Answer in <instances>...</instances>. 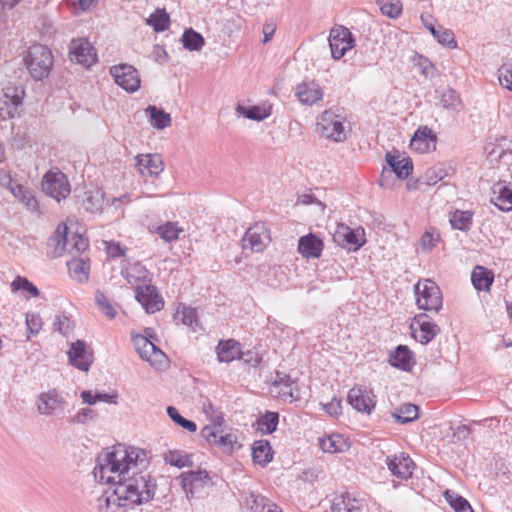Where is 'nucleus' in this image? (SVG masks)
<instances>
[{"label":"nucleus","mask_w":512,"mask_h":512,"mask_svg":"<svg viewBox=\"0 0 512 512\" xmlns=\"http://www.w3.org/2000/svg\"><path fill=\"white\" fill-rule=\"evenodd\" d=\"M251 450L253 462L261 467H266L273 460L274 451L267 439L256 440Z\"/></svg>","instance_id":"31"},{"label":"nucleus","mask_w":512,"mask_h":512,"mask_svg":"<svg viewBox=\"0 0 512 512\" xmlns=\"http://www.w3.org/2000/svg\"><path fill=\"white\" fill-rule=\"evenodd\" d=\"M322 409L331 417H338L342 414V399L336 395L333 396L330 402L321 403Z\"/></svg>","instance_id":"63"},{"label":"nucleus","mask_w":512,"mask_h":512,"mask_svg":"<svg viewBox=\"0 0 512 512\" xmlns=\"http://www.w3.org/2000/svg\"><path fill=\"white\" fill-rule=\"evenodd\" d=\"M136 167L143 175L158 176L164 169L160 154H145L136 156Z\"/></svg>","instance_id":"24"},{"label":"nucleus","mask_w":512,"mask_h":512,"mask_svg":"<svg viewBox=\"0 0 512 512\" xmlns=\"http://www.w3.org/2000/svg\"><path fill=\"white\" fill-rule=\"evenodd\" d=\"M183 48L190 51H200L205 45V39L201 33L192 27L186 28L180 38Z\"/></svg>","instance_id":"40"},{"label":"nucleus","mask_w":512,"mask_h":512,"mask_svg":"<svg viewBox=\"0 0 512 512\" xmlns=\"http://www.w3.org/2000/svg\"><path fill=\"white\" fill-rule=\"evenodd\" d=\"M26 325H27V330L29 331V333L36 336L40 332L42 325H43V321H42L40 314L34 313V312L27 313L26 314Z\"/></svg>","instance_id":"62"},{"label":"nucleus","mask_w":512,"mask_h":512,"mask_svg":"<svg viewBox=\"0 0 512 512\" xmlns=\"http://www.w3.org/2000/svg\"><path fill=\"white\" fill-rule=\"evenodd\" d=\"M450 171H452V168L446 167L444 164L435 165L426 171L424 183L433 186L445 177L451 175Z\"/></svg>","instance_id":"49"},{"label":"nucleus","mask_w":512,"mask_h":512,"mask_svg":"<svg viewBox=\"0 0 512 512\" xmlns=\"http://www.w3.org/2000/svg\"><path fill=\"white\" fill-rule=\"evenodd\" d=\"M473 216L474 213L470 210L456 209L450 213L449 222L453 229L467 233L472 227Z\"/></svg>","instance_id":"38"},{"label":"nucleus","mask_w":512,"mask_h":512,"mask_svg":"<svg viewBox=\"0 0 512 512\" xmlns=\"http://www.w3.org/2000/svg\"><path fill=\"white\" fill-rule=\"evenodd\" d=\"M69 60L85 68H90L98 62L96 48L86 37L72 38L68 44Z\"/></svg>","instance_id":"6"},{"label":"nucleus","mask_w":512,"mask_h":512,"mask_svg":"<svg viewBox=\"0 0 512 512\" xmlns=\"http://www.w3.org/2000/svg\"><path fill=\"white\" fill-rule=\"evenodd\" d=\"M166 411H167V415L169 416V418L176 425L187 430L188 432H195L197 430L196 422L183 417L176 407L168 406Z\"/></svg>","instance_id":"53"},{"label":"nucleus","mask_w":512,"mask_h":512,"mask_svg":"<svg viewBox=\"0 0 512 512\" xmlns=\"http://www.w3.org/2000/svg\"><path fill=\"white\" fill-rule=\"evenodd\" d=\"M67 354L69 364L83 372L89 371L94 361L93 350L87 347L84 340L72 342Z\"/></svg>","instance_id":"14"},{"label":"nucleus","mask_w":512,"mask_h":512,"mask_svg":"<svg viewBox=\"0 0 512 512\" xmlns=\"http://www.w3.org/2000/svg\"><path fill=\"white\" fill-rule=\"evenodd\" d=\"M319 446L325 453H343L350 449L351 443L342 434L333 433L320 437Z\"/></svg>","instance_id":"28"},{"label":"nucleus","mask_w":512,"mask_h":512,"mask_svg":"<svg viewBox=\"0 0 512 512\" xmlns=\"http://www.w3.org/2000/svg\"><path fill=\"white\" fill-rule=\"evenodd\" d=\"M131 342L142 360L151 361L149 349L152 347V341L147 336L132 334Z\"/></svg>","instance_id":"51"},{"label":"nucleus","mask_w":512,"mask_h":512,"mask_svg":"<svg viewBox=\"0 0 512 512\" xmlns=\"http://www.w3.org/2000/svg\"><path fill=\"white\" fill-rule=\"evenodd\" d=\"M499 83L503 88L512 91V63H504L499 70Z\"/></svg>","instance_id":"61"},{"label":"nucleus","mask_w":512,"mask_h":512,"mask_svg":"<svg viewBox=\"0 0 512 512\" xmlns=\"http://www.w3.org/2000/svg\"><path fill=\"white\" fill-rule=\"evenodd\" d=\"M38 402V411L43 415H51L57 409L63 408L65 400L56 389H51L41 393Z\"/></svg>","instance_id":"26"},{"label":"nucleus","mask_w":512,"mask_h":512,"mask_svg":"<svg viewBox=\"0 0 512 512\" xmlns=\"http://www.w3.org/2000/svg\"><path fill=\"white\" fill-rule=\"evenodd\" d=\"M435 93L439 95V105L446 110H458L462 105L460 94L451 87L436 89Z\"/></svg>","instance_id":"39"},{"label":"nucleus","mask_w":512,"mask_h":512,"mask_svg":"<svg viewBox=\"0 0 512 512\" xmlns=\"http://www.w3.org/2000/svg\"><path fill=\"white\" fill-rule=\"evenodd\" d=\"M376 396L372 390L362 385L353 386L347 394V402L357 412L371 414L376 406Z\"/></svg>","instance_id":"13"},{"label":"nucleus","mask_w":512,"mask_h":512,"mask_svg":"<svg viewBox=\"0 0 512 512\" xmlns=\"http://www.w3.org/2000/svg\"><path fill=\"white\" fill-rule=\"evenodd\" d=\"M104 195L101 189L85 191L82 206L87 212H97L102 209Z\"/></svg>","instance_id":"47"},{"label":"nucleus","mask_w":512,"mask_h":512,"mask_svg":"<svg viewBox=\"0 0 512 512\" xmlns=\"http://www.w3.org/2000/svg\"><path fill=\"white\" fill-rule=\"evenodd\" d=\"M71 240V247L69 249L67 248L66 251H68L70 254H73L74 256L80 255L89 247L88 239L78 233H75Z\"/></svg>","instance_id":"60"},{"label":"nucleus","mask_w":512,"mask_h":512,"mask_svg":"<svg viewBox=\"0 0 512 512\" xmlns=\"http://www.w3.org/2000/svg\"><path fill=\"white\" fill-rule=\"evenodd\" d=\"M98 412L92 408L86 407L80 409L75 415L68 418L70 424L86 425L95 422L98 419Z\"/></svg>","instance_id":"56"},{"label":"nucleus","mask_w":512,"mask_h":512,"mask_svg":"<svg viewBox=\"0 0 512 512\" xmlns=\"http://www.w3.org/2000/svg\"><path fill=\"white\" fill-rule=\"evenodd\" d=\"M272 385L274 387L280 388L281 396L284 399L290 398L291 401H297L300 399L297 389V381L296 379H293L289 374L276 371Z\"/></svg>","instance_id":"27"},{"label":"nucleus","mask_w":512,"mask_h":512,"mask_svg":"<svg viewBox=\"0 0 512 512\" xmlns=\"http://www.w3.org/2000/svg\"><path fill=\"white\" fill-rule=\"evenodd\" d=\"M324 249L323 240L310 232L304 236H301L298 240L297 250L299 254L305 259H318L321 257Z\"/></svg>","instance_id":"20"},{"label":"nucleus","mask_w":512,"mask_h":512,"mask_svg":"<svg viewBox=\"0 0 512 512\" xmlns=\"http://www.w3.org/2000/svg\"><path fill=\"white\" fill-rule=\"evenodd\" d=\"M23 61L29 75L35 81L48 78L54 66V56L51 49L40 43H35L28 48Z\"/></svg>","instance_id":"3"},{"label":"nucleus","mask_w":512,"mask_h":512,"mask_svg":"<svg viewBox=\"0 0 512 512\" xmlns=\"http://www.w3.org/2000/svg\"><path fill=\"white\" fill-rule=\"evenodd\" d=\"M235 110L240 116L259 122L270 117L272 108L260 105L244 106L238 103Z\"/></svg>","instance_id":"36"},{"label":"nucleus","mask_w":512,"mask_h":512,"mask_svg":"<svg viewBox=\"0 0 512 512\" xmlns=\"http://www.w3.org/2000/svg\"><path fill=\"white\" fill-rule=\"evenodd\" d=\"M68 232V226L64 222H61L57 225L53 235L50 237V239L55 242V256H61L67 250L69 244Z\"/></svg>","instance_id":"46"},{"label":"nucleus","mask_w":512,"mask_h":512,"mask_svg":"<svg viewBox=\"0 0 512 512\" xmlns=\"http://www.w3.org/2000/svg\"><path fill=\"white\" fill-rule=\"evenodd\" d=\"M263 356L264 352L261 350V346H254L247 351H242V356H239V359L250 367L258 368L262 365Z\"/></svg>","instance_id":"55"},{"label":"nucleus","mask_w":512,"mask_h":512,"mask_svg":"<svg viewBox=\"0 0 512 512\" xmlns=\"http://www.w3.org/2000/svg\"><path fill=\"white\" fill-rule=\"evenodd\" d=\"M416 55L418 57V62L416 63V65L419 67L421 74L425 78H428V77L433 78L435 66L432 63V61L429 58H427L426 56H423L420 54H416Z\"/></svg>","instance_id":"64"},{"label":"nucleus","mask_w":512,"mask_h":512,"mask_svg":"<svg viewBox=\"0 0 512 512\" xmlns=\"http://www.w3.org/2000/svg\"><path fill=\"white\" fill-rule=\"evenodd\" d=\"M25 91L21 86L8 83L0 92V117L3 120L13 118L23 103Z\"/></svg>","instance_id":"8"},{"label":"nucleus","mask_w":512,"mask_h":512,"mask_svg":"<svg viewBox=\"0 0 512 512\" xmlns=\"http://www.w3.org/2000/svg\"><path fill=\"white\" fill-rule=\"evenodd\" d=\"M414 294L418 309L438 313L443 308L442 291L431 279L419 280L414 285Z\"/></svg>","instance_id":"5"},{"label":"nucleus","mask_w":512,"mask_h":512,"mask_svg":"<svg viewBox=\"0 0 512 512\" xmlns=\"http://www.w3.org/2000/svg\"><path fill=\"white\" fill-rule=\"evenodd\" d=\"M179 478L181 480L182 489L186 492L188 497L189 495L193 497L195 489L203 488L204 484L211 481L208 471L204 469L182 472Z\"/></svg>","instance_id":"23"},{"label":"nucleus","mask_w":512,"mask_h":512,"mask_svg":"<svg viewBox=\"0 0 512 512\" xmlns=\"http://www.w3.org/2000/svg\"><path fill=\"white\" fill-rule=\"evenodd\" d=\"M145 113L149 118L151 126L157 130H163L171 126L172 119L169 113L155 105H148Z\"/></svg>","instance_id":"34"},{"label":"nucleus","mask_w":512,"mask_h":512,"mask_svg":"<svg viewBox=\"0 0 512 512\" xmlns=\"http://www.w3.org/2000/svg\"><path fill=\"white\" fill-rule=\"evenodd\" d=\"M386 464L393 476L400 480H408L412 477L416 464L409 454L400 452L392 456H387Z\"/></svg>","instance_id":"17"},{"label":"nucleus","mask_w":512,"mask_h":512,"mask_svg":"<svg viewBox=\"0 0 512 512\" xmlns=\"http://www.w3.org/2000/svg\"><path fill=\"white\" fill-rule=\"evenodd\" d=\"M12 194L31 212L39 215L42 214L39 203L32 189L24 186L23 184H15L14 189H12Z\"/></svg>","instance_id":"32"},{"label":"nucleus","mask_w":512,"mask_h":512,"mask_svg":"<svg viewBox=\"0 0 512 512\" xmlns=\"http://www.w3.org/2000/svg\"><path fill=\"white\" fill-rule=\"evenodd\" d=\"M11 290L13 292L25 291L31 297H38L40 295V290L36 285H34L28 278L19 275L12 281Z\"/></svg>","instance_id":"52"},{"label":"nucleus","mask_w":512,"mask_h":512,"mask_svg":"<svg viewBox=\"0 0 512 512\" xmlns=\"http://www.w3.org/2000/svg\"><path fill=\"white\" fill-rule=\"evenodd\" d=\"M269 239L265 224L257 222L250 226L245 232L241 242L244 250L250 249L253 252H262L266 243L265 240Z\"/></svg>","instance_id":"18"},{"label":"nucleus","mask_w":512,"mask_h":512,"mask_svg":"<svg viewBox=\"0 0 512 512\" xmlns=\"http://www.w3.org/2000/svg\"><path fill=\"white\" fill-rule=\"evenodd\" d=\"M379 56L374 49L362 45L355 51L354 63L359 67H369L378 62Z\"/></svg>","instance_id":"48"},{"label":"nucleus","mask_w":512,"mask_h":512,"mask_svg":"<svg viewBox=\"0 0 512 512\" xmlns=\"http://www.w3.org/2000/svg\"><path fill=\"white\" fill-rule=\"evenodd\" d=\"M437 142L436 133L428 126H420L410 140V148L420 153L435 150Z\"/></svg>","instance_id":"19"},{"label":"nucleus","mask_w":512,"mask_h":512,"mask_svg":"<svg viewBox=\"0 0 512 512\" xmlns=\"http://www.w3.org/2000/svg\"><path fill=\"white\" fill-rule=\"evenodd\" d=\"M53 329L61 335L68 337L74 329V324L65 314L57 315L53 322Z\"/></svg>","instance_id":"59"},{"label":"nucleus","mask_w":512,"mask_h":512,"mask_svg":"<svg viewBox=\"0 0 512 512\" xmlns=\"http://www.w3.org/2000/svg\"><path fill=\"white\" fill-rule=\"evenodd\" d=\"M328 40L331 56L335 60L341 59L347 51L355 47L356 43L352 32L343 25H335L330 30Z\"/></svg>","instance_id":"10"},{"label":"nucleus","mask_w":512,"mask_h":512,"mask_svg":"<svg viewBox=\"0 0 512 512\" xmlns=\"http://www.w3.org/2000/svg\"><path fill=\"white\" fill-rule=\"evenodd\" d=\"M146 23L157 33L164 32L170 27V16L165 8H157L146 19Z\"/></svg>","instance_id":"44"},{"label":"nucleus","mask_w":512,"mask_h":512,"mask_svg":"<svg viewBox=\"0 0 512 512\" xmlns=\"http://www.w3.org/2000/svg\"><path fill=\"white\" fill-rule=\"evenodd\" d=\"M391 416L396 423L409 424L419 419L420 407L412 403H405L395 409Z\"/></svg>","instance_id":"35"},{"label":"nucleus","mask_w":512,"mask_h":512,"mask_svg":"<svg viewBox=\"0 0 512 512\" xmlns=\"http://www.w3.org/2000/svg\"><path fill=\"white\" fill-rule=\"evenodd\" d=\"M135 299L143 306L148 314H153L164 308V300L156 286L148 284L135 288Z\"/></svg>","instance_id":"16"},{"label":"nucleus","mask_w":512,"mask_h":512,"mask_svg":"<svg viewBox=\"0 0 512 512\" xmlns=\"http://www.w3.org/2000/svg\"><path fill=\"white\" fill-rule=\"evenodd\" d=\"M491 203L502 212L512 210V182L499 180L492 187Z\"/></svg>","instance_id":"22"},{"label":"nucleus","mask_w":512,"mask_h":512,"mask_svg":"<svg viewBox=\"0 0 512 512\" xmlns=\"http://www.w3.org/2000/svg\"><path fill=\"white\" fill-rule=\"evenodd\" d=\"M110 74L115 83L128 93L139 90L141 79L139 71L130 64L121 63L110 67Z\"/></svg>","instance_id":"11"},{"label":"nucleus","mask_w":512,"mask_h":512,"mask_svg":"<svg viewBox=\"0 0 512 512\" xmlns=\"http://www.w3.org/2000/svg\"><path fill=\"white\" fill-rule=\"evenodd\" d=\"M413 337L422 345L430 343L440 332V327L426 313L413 317L410 325Z\"/></svg>","instance_id":"12"},{"label":"nucleus","mask_w":512,"mask_h":512,"mask_svg":"<svg viewBox=\"0 0 512 512\" xmlns=\"http://www.w3.org/2000/svg\"><path fill=\"white\" fill-rule=\"evenodd\" d=\"M494 273L487 267L476 265L471 272V282L475 290L489 292L494 283Z\"/></svg>","instance_id":"29"},{"label":"nucleus","mask_w":512,"mask_h":512,"mask_svg":"<svg viewBox=\"0 0 512 512\" xmlns=\"http://www.w3.org/2000/svg\"><path fill=\"white\" fill-rule=\"evenodd\" d=\"M163 459L165 464H169L170 466H174L179 469L192 467L194 465L193 454L186 453L182 455V451L180 450H168V452L164 454Z\"/></svg>","instance_id":"43"},{"label":"nucleus","mask_w":512,"mask_h":512,"mask_svg":"<svg viewBox=\"0 0 512 512\" xmlns=\"http://www.w3.org/2000/svg\"><path fill=\"white\" fill-rule=\"evenodd\" d=\"M377 4L381 13L391 19H396L402 14L403 7L399 0H377Z\"/></svg>","instance_id":"54"},{"label":"nucleus","mask_w":512,"mask_h":512,"mask_svg":"<svg viewBox=\"0 0 512 512\" xmlns=\"http://www.w3.org/2000/svg\"><path fill=\"white\" fill-rule=\"evenodd\" d=\"M443 496L454 512H474L469 501L454 490L446 489Z\"/></svg>","instance_id":"45"},{"label":"nucleus","mask_w":512,"mask_h":512,"mask_svg":"<svg viewBox=\"0 0 512 512\" xmlns=\"http://www.w3.org/2000/svg\"><path fill=\"white\" fill-rule=\"evenodd\" d=\"M333 240L342 248H348L354 252L362 248L367 242L363 227L352 229L349 226L343 224L334 234Z\"/></svg>","instance_id":"15"},{"label":"nucleus","mask_w":512,"mask_h":512,"mask_svg":"<svg viewBox=\"0 0 512 512\" xmlns=\"http://www.w3.org/2000/svg\"><path fill=\"white\" fill-rule=\"evenodd\" d=\"M279 413L274 411H266L260 414L256 419V431L262 435L272 434L277 430L279 424Z\"/></svg>","instance_id":"37"},{"label":"nucleus","mask_w":512,"mask_h":512,"mask_svg":"<svg viewBox=\"0 0 512 512\" xmlns=\"http://www.w3.org/2000/svg\"><path fill=\"white\" fill-rule=\"evenodd\" d=\"M67 267L70 274L77 277L79 283L88 282L90 270L89 259L84 260L83 258L73 256V258L67 262Z\"/></svg>","instance_id":"41"},{"label":"nucleus","mask_w":512,"mask_h":512,"mask_svg":"<svg viewBox=\"0 0 512 512\" xmlns=\"http://www.w3.org/2000/svg\"><path fill=\"white\" fill-rule=\"evenodd\" d=\"M388 363L401 371L410 372L416 364L414 353L407 345H398L389 353Z\"/></svg>","instance_id":"21"},{"label":"nucleus","mask_w":512,"mask_h":512,"mask_svg":"<svg viewBox=\"0 0 512 512\" xmlns=\"http://www.w3.org/2000/svg\"><path fill=\"white\" fill-rule=\"evenodd\" d=\"M95 301L104 315H106L110 319H113L116 317L117 311H116L115 307L108 300L105 293L103 291H101L100 289H97L95 291Z\"/></svg>","instance_id":"58"},{"label":"nucleus","mask_w":512,"mask_h":512,"mask_svg":"<svg viewBox=\"0 0 512 512\" xmlns=\"http://www.w3.org/2000/svg\"><path fill=\"white\" fill-rule=\"evenodd\" d=\"M120 452H123L122 473L117 476V482L111 494L106 496V504L128 509L152 501L156 494L157 482L146 471L150 464V452L125 444L120 446Z\"/></svg>","instance_id":"1"},{"label":"nucleus","mask_w":512,"mask_h":512,"mask_svg":"<svg viewBox=\"0 0 512 512\" xmlns=\"http://www.w3.org/2000/svg\"><path fill=\"white\" fill-rule=\"evenodd\" d=\"M120 446L123 444L119 443L112 450L100 453L96 458V466L93 471L95 479L101 483L110 484L109 490L111 491L115 488L117 476L122 473L121 457L123 452H120Z\"/></svg>","instance_id":"2"},{"label":"nucleus","mask_w":512,"mask_h":512,"mask_svg":"<svg viewBox=\"0 0 512 512\" xmlns=\"http://www.w3.org/2000/svg\"><path fill=\"white\" fill-rule=\"evenodd\" d=\"M213 444L218 446L225 454L231 455L235 450V445L238 444L237 436L231 433L217 435Z\"/></svg>","instance_id":"57"},{"label":"nucleus","mask_w":512,"mask_h":512,"mask_svg":"<svg viewBox=\"0 0 512 512\" xmlns=\"http://www.w3.org/2000/svg\"><path fill=\"white\" fill-rule=\"evenodd\" d=\"M157 234L168 243L179 239V235L183 232V229L178 227L176 222L168 221L162 225H159L156 229Z\"/></svg>","instance_id":"50"},{"label":"nucleus","mask_w":512,"mask_h":512,"mask_svg":"<svg viewBox=\"0 0 512 512\" xmlns=\"http://www.w3.org/2000/svg\"><path fill=\"white\" fill-rule=\"evenodd\" d=\"M219 362L230 363L242 356L241 344L235 339H221L215 348Z\"/></svg>","instance_id":"25"},{"label":"nucleus","mask_w":512,"mask_h":512,"mask_svg":"<svg viewBox=\"0 0 512 512\" xmlns=\"http://www.w3.org/2000/svg\"><path fill=\"white\" fill-rule=\"evenodd\" d=\"M422 20L424 19L422 18ZM423 22L424 26L429 30L439 44L450 49L458 47L457 40L455 39V35L451 29H446L442 26L436 27L433 23H427L426 21Z\"/></svg>","instance_id":"33"},{"label":"nucleus","mask_w":512,"mask_h":512,"mask_svg":"<svg viewBox=\"0 0 512 512\" xmlns=\"http://www.w3.org/2000/svg\"><path fill=\"white\" fill-rule=\"evenodd\" d=\"M297 99L303 103L312 105L322 99L323 92L315 82H302L296 88Z\"/></svg>","instance_id":"30"},{"label":"nucleus","mask_w":512,"mask_h":512,"mask_svg":"<svg viewBox=\"0 0 512 512\" xmlns=\"http://www.w3.org/2000/svg\"><path fill=\"white\" fill-rule=\"evenodd\" d=\"M332 512H361L360 502L350 497L348 493L341 494L334 498L332 506Z\"/></svg>","instance_id":"42"},{"label":"nucleus","mask_w":512,"mask_h":512,"mask_svg":"<svg viewBox=\"0 0 512 512\" xmlns=\"http://www.w3.org/2000/svg\"><path fill=\"white\" fill-rule=\"evenodd\" d=\"M41 186L42 191L57 202L67 198L71 192L67 175L60 170H48L42 178Z\"/></svg>","instance_id":"7"},{"label":"nucleus","mask_w":512,"mask_h":512,"mask_svg":"<svg viewBox=\"0 0 512 512\" xmlns=\"http://www.w3.org/2000/svg\"><path fill=\"white\" fill-rule=\"evenodd\" d=\"M400 157L401 153L397 149L388 151L385 154V162L389 169L386 166L382 169L378 180L381 187H390L389 180L392 173L400 180L408 179L413 173L414 165L412 159L409 156H403L402 159Z\"/></svg>","instance_id":"4"},{"label":"nucleus","mask_w":512,"mask_h":512,"mask_svg":"<svg viewBox=\"0 0 512 512\" xmlns=\"http://www.w3.org/2000/svg\"><path fill=\"white\" fill-rule=\"evenodd\" d=\"M317 129L321 136L335 142H343L347 138L344 118L331 110H326L321 114L320 121L317 123Z\"/></svg>","instance_id":"9"}]
</instances>
